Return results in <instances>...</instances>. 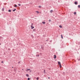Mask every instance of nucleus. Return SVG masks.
Masks as SVG:
<instances>
[{"mask_svg":"<svg viewBox=\"0 0 80 80\" xmlns=\"http://www.w3.org/2000/svg\"><path fill=\"white\" fill-rule=\"evenodd\" d=\"M26 70L27 72H28L29 70H30V69H27Z\"/></svg>","mask_w":80,"mask_h":80,"instance_id":"nucleus-1","label":"nucleus"},{"mask_svg":"<svg viewBox=\"0 0 80 80\" xmlns=\"http://www.w3.org/2000/svg\"><path fill=\"white\" fill-rule=\"evenodd\" d=\"M31 29H33V28H34V27H33L32 25L31 26Z\"/></svg>","mask_w":80,"mask_h":80,"instance_id":"nucleus-2","label":"nucleus"},{"mask_svg":"<svg viewBox=\"0 0 80 80\" xmlns=\"http://www.w3.org/2000/svg\"><path fill=\"white\" fill-rule=\"evenodd\" d=\"M26 77H29V75H28V74H26Z\"/></svg>","mask_w":80,"mask_h":80,"instance_id":"nucleus-3","label":"nucleus"},{"mask_svg":"<svg viewBox=\"0 0 80 80\" xmlns=\"http://www.w3.org/2000/svg\"><path fill=\"white\" fill-rule=\"evenodd\" d=\"M58 63L59 65H61V63H60V62H58Z\"/></svg>","mask_w":80,"mask_h":80,"instance_id":"nucleus-4","label":"nucleus"},{"mask_svg":"<svg viewBox=\"0 0 80 80\" xmlns=\"http://www.w3.org/2000/svg\"><path fill=\"white\" fill-rule=\"evenodd\" d=\"M74 4H75V5H77V2H74Z\"/></svg>","mask_w":80,"mask_h":80,"instance_id":"nucleus-5","label":"nucleus"},{"mask_svg":"<svg viewBox=\"0 0 80 80\" xmlns=\"http://www.w3.org/2000/svg\"><path fill=\"white\" fill-rule=\"evenodd\" d=\"M56 58V55H54V58L55 59Z\"/></svg>","mask_w":80,"mask_h":80,"instance_id":"nucleus-6","label":"nucleus"},{"mask_svg":"<svg viewBox=\"0 0 80 80\" xmlns=\"http://www.w3.org/2000/svg\"><path fill=\"white\" fill-rule=\"evenodd\" d=\"M42 23H43V24H45V22L43 21L42 22Z\"/></svg>","mask_w":80,"mask_h":80,"instance_id":"nucleus-7","label":"nucleus"},{"mask_svg":"<svg viewBox=\"0 0 80 80\" xmlns=\"http://www.w3.org/2000/svg\"><path fill=\"white\" fill-rule=\"evenodd\" d=\"M50 13H52V12H53V10H51L50 11Z\"/></svg>","mask_w":80,"mask_h":80,"instance_id":"nucleus-8","label":"nucleus"},{"mask_svg":"<svg viewBox=\"0 0 80 80\" xmlns=\"http://www.w3.org/2000/svg\"><path fill=\"white\" fill-rule=\"evenodd\" d=\"M8 12H11V10L10 9L9 10Z\"/></svg>","mask_w":80,"mask_h":80,"instance_id":"nucleus-9","label":"nucleus"},{"mask_svg":"<svg viewBox=\"0 0 80 80\" xmlns=\"http://www.w3.org/2000/svg\"><path fill=\"white\" fill-rule=\"evenodd\" d=\"M15 10H16V9L13 10L12 11H13V12H15Z\"/></svg>","mask_w":80,"mask_h":80,"instance_id":"nucleus-10","label":"nucleus"},{"mask_svg":"<svg viewBox=\"0 0 80 80\" xmlns=\"http://www.w3.org/2000/svg\"><path fill=\"white\" fill-rule=\"evenodd\" d=\"M59 27L60 28H62V25H60L59 26Z\"/></svg>","mask_w":80,"mask_h":80,"instance_id":"nucleus-11","label":"nucleus"},{"mask_svg":"<svg viewBox=\"0 0 80 80\" xmlns=\"http://www.w3.org/2000/svg\"><path fill=\"white\" fill-rule=\"evenodd\" d=\"M61 38H62V39H63V36H62V35H61Z\"/></svg>","mask_w":80,"mask_h":80,"instance_id":"nucleus-12","label":"nucleus"},{"mask_svg":"<svg viewBox=\"0 0 80 80\" xmlns=\"http://www.w3.org/2000/svg\"><path fill=\"white\" fill-rule=\"evenodd\" d=\"M76 13H77L75 12H74V15H76Z\"/></svg>","mask_w":80,"mask_h":80,"instance_id":"nucleus-13","label":"nucleus"},{"mask_svg":"<svg viewBox=\"0 0 80 80\" xmlns=\"http://www.w3.org/2000/svg\"><path fill=\"white\" fill-rule=\"evenodd\" d=\"M59 66L60 68H61V67H62V65H61V64L59 65Z\"/></svg>","mask_w":80,"mask_h":80,"instance_id":"nucleus-14","label":"nucleus"},{"mask_svg":"<svg viewBox=\"0 0 80 80\" xmlns=\"http://www.w3.org/2000/svg\"><path fill=\"white\" fill-rule=\"evenodd\" d=\"M36 12L37 13H39V12L38 11H36Z\"/></svg>","mask_w":80,"mask_h":80,"instance_id":"nucleus-15","label":"nucleus"},{"mask_svg":"<svg viewBox=\"0 0 80 80\" xmlns=\"http://www.w3.org/2000/svg\"><path fill=\"white\" fill-rule=\"evenodd\" d=\"M14 7H17V5H14Z\"/></svg>","mask_w":80,"mask_h":80,"instance_id":"nucleus-16","label":"nucleus"},{"mask_svg":"<svg viewBox=\"0 0 80 80\" xmlns=\"http://www.w3.org/2000/svg\"><path fill=\"white\" fill-rule=\"evenodd\" d=\"M78 8H80V5H78Z\"/></svg>","mask_w":80,"mask_h":80,"instance_id":"nucleus-17","label":"nucleus"},{"mask_svg":"<svg viewBox=\"0 0 80 80\" xmlns=\"http://www.w3.org/2000/svg\"><path fill=\"white\" fill-rule=\"evenodd\" d=\"M36 57H39V55H36Z\"/></svg>","mask_w":80,"mask_h":80,"instance_id":"nucleus-18","label":"nucleus"},{"mask_svg":"<svg viewBox=\"0 0 80 80\" xmlns=\"http://www.w3.org/2000/svg\"><path fill=\"white\" fill-rule=\"evenodd\" d=\"M44 73H45V70H44Z\"/></svg>","mask_w":80,"mask_h":80,"instance_id":"nucleus-19","label":"nucleus"},{"mask_svg":"<svg viewBox=\"0 0 80 80\" xmlns=\"http://www.w3.org/2000/svg\"><path fill=\"white\" fill-rule=\"evenodd\" d=\"M49 22H51V20L49 19Z\"/></svg>","mask_w":80,"mask_h":80,"instance_id":"nucleus-20","label":"nucleus"},{"mask_svg":"<svg viewBox=\"0 0 80 80\" xmlns=\"http://www.w3.org/2000/svg\"><path fill=\"white\" fill-rule=\"evenodd\" d=\"M33 32H35V29H33Z\"/></svg>","mask_w":80,"mask_h":80,"instance_id":"nucleus-21","label":"nucleus"},{"mask_svg":"<svg viewBox=\"0 0 80 80\" xmlns=\"http://www.w3.org/2000/svg\"><path fill=\"white\" fill-rule=\"evenodd\" d=\"M18 5L19 6H20L21 5V4H18Z\"/></svg>","mask_w":80,"mask_h":80,"instance_id":"nucleus-22","label":"nucleus"},{"mask_svg":"<svg viewBox=\"0 0 80 80\" xmlns=\"http://www.w3.org/2000/svg\"><path fill=\"white\" fill-rule=\"evenodd\" d=\"M38 79H39L38 78H36V79H37V80H38Z\"/></svg>","mask_w":80,"mask_h":80,"instance_id":"nucleus-23","label":"nucleus"},{"mask_svg":"<svg viewBox=\"0 0 80 80\" xmlns=\"http://www.w3.org/2000/svg\"><path fill=\"white\" fill-rule=\"evenodd\" d=\"M2 11H4V9L3 8H2Z\"/></svg>","mask_w":80,"mask_h":80,"instance_id":"nucleus-24","label":"nucleus"},{"mask_svg":"<svg viewBox=\"0 0 80 80\" xmlns=\"http://www.w3.org/2000/svg\"><path fill=\"white\" fill-rule=\"evenodd\" d=\"M14 72H16V69H14Z\"/></svg>","mask_w":80,"mask_h":80,"instance_id":"nucleus-25","label":"nucleus"},{"mask_svg":"<svg viewBox=\"0 0 80 80\" xmlns=\"http://www.w3.org/2000/svg\"><path fill=\"white\" fill-rule=\"evenodd\" d=\"M28 80H30V78H28Z\"/></svg>","mask_w":80,"mask_h":80,"instance_id":"nucleus-26","label":"nucleus"},{"mask_svg":"<svg viewBox=\"0 0 80 80\" xmlns=\"http://www.w3.org/2000/svg\"><path fill=\"white\" fill-rule=\"evenodd\" d=\"M39 8H40L41 7V6H38Z\"/></svg>","mask_w":80,"mask_h":80,"instance_id":"nucleus-27","label":"nucleus"},{"mask_svg":"<svg viewBox=\"0 0 80 80\" xmlns=\"http://www.w3.org/2000/svg\"><path fill=\"white\" fill-rule=\"evenodd\" d=\"M1 63H3V61L1 62Z\"/></svg>","mask_w":80,"mask_h":80,"instance_id":"nucleus-28","label":"nucleus"},{"mask_svg":"<svg viewBox=\"0 0 80 80\" xmlns=\"http://www.w3.org/2000/svg\"><path fill=\"white\" fill-rule=\"evenodd\" d=\"M20 63V62H18V63Z\"/></svg>","mask_w":80,"mask_h":80,"instance_id":"nucleus-29","label":"nucleus"},{"mask_svg":"<svg viewBox=\"0 0 80 80\" xmlns=\"http://www.w3.org/2000/svg\"><path fill=\"white\" fill-rule=\"evenodd\" d=\"M30 72H32V70H30Z\"/></svg>","mask_w":80,"mask_h":80,"instance_id":"nucleus-30","label":"nucleus"},{"mask_svg":"<svg viewBox=\"0 0 80 80\" xmlns=\"http://www.w3.org/2000/svg\"><path fill=\"white\" fill-rule=\"evenodd\" d=\"M31 25H32V26L33 25V23H32L31 24Z\"/></svg>","mask_w":80,"mask_h":80,"instance_id":"nucleus-31","label":"nucleus"},{"mask_svg":"<svg viewBox=\"0 0 80 80\" xmlns=\"http://www.w3.org/2000/svg\"><path fill=\"white\" fill-rule=\"evenodd\" d=\"M46 41L47 42H48V40H46Z\"/></svg>","mask_w":80,"mask_h":80,"instance_id":"nucleus-32","label":"nucleus"},{"mask_svg":"<svg viewBox=\"0 0 80 80\" xmlns=\"http://www.w3.org/2000/svg\"><path fill=\"white\" fill-rule=\"evenodd\" d=\"M78 61H80V59H78Z\"/></svg>","mask_w":80,"mask_h":80,"instance_id":"nucleus-33","label":"nucleus"},{"mask_svg":"<svg viewBox=\"0 0 80 80\" xmlns=\"http://www.w3.org/2000/svg\"><path fill=\"white\" fill-rule=\"evenodd\" d=\"M48 78L49 79H50V77H48Z\"/></svg>","mask_w":80,"mask_h":80,"instance_id":"nucleus-34","label":"nucleus"},{"mask_svg":"<svg viewBox=\"0 0 80 80\" xmlns=\"http://www.w3.org/2000/svg\"><path fill=\"white\" fill-rule=\"evenodd\" d=\"M50 42H52V41H50Z\"/></svg>","mask_w":80,"mask_h":80,"instance_id":"nucleus-35","label":"nucleus"},{"mask_svg":"<svg viewBox=\"0 0 80 80\" xmlns=\"http://www.w3.org/2000/svg\"><path fill=\"white\" fill-rule=\"evenodd\" d=\"M22 70H23V69H22Z\"/></svg>","mask_w":80,"mask_h":80,"instance_id":"nucleus-36","label":"nucleus"},{"mask_svg":"<svg viewBox=\"0 0 80 80\" xmlns=\"http://www.w3.org/2000/svg\"><path fill=\"white\" fill-rule=\"evenodd\" d=\"M0 45H1V43H0Z\"/></svg>","mask_w":80,"mask_h":80,"instance_id":"nucleus-37","label":"nucleus"},{"mask_svg":"<svg viewBox=\"0 0 80 80\" xmlns=\"http://www.w3.org/2000/svg\"><path fill=\"white\" fill-rule=\"evenodd\" d=\"M12 68H13V67H12Z\"/></svg>","mask_w":80,"mask_h":80,"instance_id":"nucleus-38","label":"nucleus"}]
</instances>
